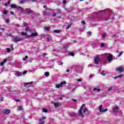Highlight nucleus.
<instances>
[{"mask_svg": "<svg viewBox=\"0 0 124 124\" xmlns=\"http://www.w3.org/2000/svg\"><path fill=\"white\" fill-rule=\"evenodd\" d=\"M54 32H55L56 33H59V32H61V31H60V30H54Z\"/></svg>", "mask_w": 124, "mask_h": 124, "instance_id": "a878e982", "label": "nucleus"}, {"mask_svg": "<svg viewBox=\"0 0 124 124\" xmlns=\"http://www.w3.org/2000/svg\"><path fill=\"white\" fill-rule=\"evenodd\" d=\"M10 13L11 15H14V12H13V11H11Z\"/></svg>", "mask_w": 124, "mask_h": 124, "instance_id": "052dcab7", "label": "nucleus"}, {"mask_svg": "<svg viewBox=\"0 0 124 124\" xmlns=\"http://www.w3.org/2000/svg\"><path fill=\"white\" fill-rule=\"evenodd\" d=\"M59 104H60L59 103H56L54 104V105H55V107H58L59 106Z\"/></svg>", "mask_w": 124, "mask_h": 124, "instance_id": "473e14b6", "label": "nucleus"}, {"mask_svg": "<svg viewBox=\"0 0 124 124\" xmlns=\"http://www.w3.org/2000/svg\"><path fill=\"white\" fill-rule=\"evenodd\" d=\"M72 101H74V102H77V100L73 99L72 100Z\"/></svg>", "mask_w": 124, "mask_h": 124, "instance_id": "bf43d9fd", "label": "nucleus"}, {"mask_svg": "<svg viewBox=\"0 0 124 124\" xmlns=\"http://www.w3.org/2000/svg\"><path fill=\"white\" fill-rule=\"evenodd\" d=\"M17 6H16V4H13L11 5V8H16L17 9Z\"/></svg>", "mask_w": 124, "mask_h": 124, "instance_id": "2eb2a0df", "label": "nucleus"}, {"mask_svg": "<svg viewBox=\"0 0 124 124\" xmlns=\"http://www.w3.org/2000/svg\"><path fill=\"white\" fill-rule=\"evenodd\" d=\"M69 56H72V57H74V52H70L69 53Z\"/></svg>", "mask_w": 124, "mask_h": 124, "instance_id": "bb28decb", "label": "nucleus"}, {"mask_svg": "<svg viewBox=\"0 0 124 124\" xmlns=\"http://www.w3.org/2000/svg\"><path fill=\"white\" fill-rule=\"evenodd\" d=\"M101 47H104V46H105V45L104 44H101Z\"/></svg>", "mask_w": 124, "mask_h": 124, "instance_id": "6e6d98bb", "label": "nucleus"}, {"mask_svg": "<svg viewBox=\"0 0 124 124\" xmlns=\"http://www.w3.org/2000/svg\"><path fill=\"white\" fill-rule=\"evenodd\" d=\"M47 41H50V37H48L47 38H46Z\"/></svg>", "mask_w": 124, "mask_h": 124, "instance_id": "680f3d73", "label": "nucleus"}, {"mask_svg": "<svg viewBox=\"0 0 124 124\" xmlns=\"http://www.w3.org/2000/svg\"><path fill=\"white\" fill-rule=\"evenodd\" d=\"M30 31V28H29V27H26V28H25V31Z\"/></svg>", "mask_w": 124, "mask_h": 124, "instance_id": "72a5a7b5", "label": "nucleus"}, {"mask_svg": "<svg viewBox=\"0 0 124 124\" xmlns=\"http://www.w3.org/2000/svg\"><path fill=\"white\" fill-rule=\"evenodd\" d=\"M7 62V59H4L3 61L4 63H5V62Z\"/></svg>", "mask_w": 124, "mask_h": 124, "instance_id": "a18cd8bd", "label": "nucleus"}, {"mask_svg": "<svg viewBox=\"0 0 124 124\" xmlns=\"http://www.w3.org/2000/svg\"><path fill=\"white\" fill-rule=\"evenodd\" d=\"M23 3H25V1H21L20 2V4H23Z\"/></svg>", "mask_w": 124, "mask_h": 124, "instance_id": "5fc2aeb1", "label": "nucleus"}, {"mask_svg": "<svg viewBox=\"0 0 124 124\" xmlns=\"http://www.w3.org/2000/svg\"><path fill=\"white\" fill-rule=\"evenodd\" d=\"M121 77H124V76L123 75L118 76L116 77L115 79H117L118 78H121Z\"/></svg>", "mask_w": 124, "mask_h": 124, "instance_id": "393cba45", "label": "nucleus"}, {"mask_svg": "<svg viewBox=\"0 0 124 124\" xmlns=\"http://www.w3.org/2000/svg\"><path fill=\"white\" fill-rule=\"evenodd\" d=\"M19 101H20L19 99H16V102H19Z\"/></svg>", "mask_w": 124, "mask_h": 124, "instance_id": "0e129e2a", "label": "nucleus"}, {"mask_svg": "<svg viewBox=\"0 0 124 124\" xmlns=\"http://www.w3.org/2000/svg\"><path fill=\"white\" fill-rule=\"evenodd\" d=\"M21 40H22V38L18 37H16L13 39V41L14 42H19V41H21Z\"/></svg>", "mask_w": 124, "mask_h": 124, "instance_id": "423d86ee", "label": "nucleus"}, {"mask_svg": "<svg viewBox=\"0 0 124 124\" xmlns=\"http://www.w3.org/2000/svg\"><path fill=\"white\" fill-rule=\"evenodd\" d=\"M44 120H46V117H41L39 120V124H45V121Z\"/></svg>", "mask_w": 124, "mask_h": 124, "instance_id": "f03ea898", "label": "nucleus"}, {"mask_svg": "<svg viewBox=\"0 0 124 124\" xmlns=\"http://www.w3.org/2000/svg\"><path fill=\"white\" fill-rule=\"evenodd\" d=\"M31 1H32V2H35V1H36L37 0H31Z\"/></svg>", "mask_w": 124, "mask_h": 124, "instance_id": "e2e57ef3", "label": "nucleus"}, {"mask_svg": "<svg viewBox=\"0 0 124 124\" xmlns=\"http://www.w3.org/2000/svg\"><path fill=\"white\" fill-rule=\"evenodd\" d=\"M16 76H22V73L21 72H17L16 73Z\"/></svg>", "mask_w": 124, "mask_h": 124, "instance_id": "f3484780", "label": "nucleus"}, {"mask_svg": "<svg viewBox=\"0 0 124 124\" xmlns=\"http://www.w3.org/2000/svg\"><path fill=\"white\" fill-rule=\"evenodd\" d=\"M112 88H109L108 89V91H112Z\"/></svg>", "mask_w": 124, "mask_h": 124, "instance_id": "774afa93", "label": "nucleus"}, {"mask_svg": "<svg viewBox=\"0 0 124 124\" xmlns=\"http://www.w3.org/2000/svg\"><path fill=\"white\" fill-rule=\"evenodd\" d=\"M87 34H88V36H90V35H91V34H92V32H91V31L87 32Z\"/></svg>", "mask_w": 124, "mask_h": 124, "instance_id": "c9c22d12", "label": "nucleus"}, {"mask_svg": "<svg viewBox=\"0 0 124 124\" xmlns=\"http://www.w3.org/2000/svg\"><path fill=\"white\" fill-rule=\"evenodd\" d=\"M56 12H57V13H58V14H61L62 12V10L60 9H57Z\"/></svg>", "mask_w": 124, "mask_h": 124, "instance_id": "aec40b11", "label": "nucleus"}, {"mask_svg": "<svg viewBox=\"0 0 124 124\" xmlns=\"http://www.w3.org/2000/svg\"><path fill=\"white\" fill-rule=\"evenodd\" d=\"M81 24L82 25H86V22L85 21H81Z\"/></svg>", "mask_w": 124, "mask_h": 124, "instance_id": "c03bdc74", "label": "nucleus"}, {"mask_svg": "<svg viewBox=\"0 0 124 124\" xmlns=\"http://www.w3.org/2000/svg\"><path fill=\"white\" fill-rule=\"evenodd\" d=\"M57 13H54L53 15H52L53 17H55L56 16Z\"/></svg>", "mask_w": 124, "mask_h": 124, "instance_id": "864d4df0", "label": "nucleus"}, {"mask_svg": "<svg viewBox=\"0 0 124 124\" xmlns=\"http://www.w3.org/2000/svg\"><path fill=\"white\" fill-rule=\"evenodd\" d=\"M56 87L57 89H60L61 87H62V85L61 84H56Z\"/></svg>", "mask_w": 124, "mask_h": 124, "instance_id": "b1692460", "label": "nucleus"}, {"mask_svg": "<svg viewBox=\"0 0 124 124\" xmlns=\"http://www.w3.org/2000/svg\"><path fill=\"white\" fill-rule=\"evenodd\" d=\"M3 14L4 15H6L7 14V11H6V10H4L3 12Z\"/></svg>", "mask_w": 124, "mask_h": 124, "instance_id": "c756f323", "label": "nucleus"}, {"mask_svg": "<svg viewBox=\"0 0 124 124\" xmlns=\"http://www.w3.org/2000/svg\"><path fill=\"white\" fill-rule=\"evenodd\" d=\"M8 4H10V1H9L7 3H6L5 4V6H7V5H8Z\"/></svg>", "mask_w": 124, "mask_h": 124, "instance_id": "4c0bfd02", "label": "nucleus"}, {"mask_svg": "<svg viewBox=\"0 0 124 124\" xmlns=\"http://www.w3.org/2000/svg\"><path fill=\"white\" fill-rule=\"evenodd\" d=\"M77 81H78V82H82V79H78L77 80Z\"/></svg>", "mask_w": 124, "mask_h": 124, "instance_id": "09e8293b", "label": "nucleus"}, {"mask_svg": "<svg viewBox=\"0 0 124 124\" xmlns=\"http://www.w3.org/2000/svg\"><path fill=\"white\" fill-rule=\"evenodd\" d=\"M113 111L114 112H117L118 110H119V108L118 107H116L115 108H113Z\"/></svg>", "mask_w": 124, "mask_h": 124, "instance_id": "6ab92c4d", "label": "nucleus"}, {"mask_svg": "<svg viewBox=\"0 0 124 124\" xmlns=\"http://www.w3.org/2000/svg\"><path fill=\"white\" fill-rule=\"evenodd\" d=\"M44 30L45 31H49V30H50V27H44Z\"/></svg>", "mask_w": 124, "mask_h": 124, "instance_id": "dca6fc26", "label": "nucleus"}, {"mask_svg": "<svg viewBox=\"0 0 124 124\" xmlns=\"http://www.w3.org/2000/svg\"><path fill=\"white\" fill-rule=\"evenodd\" d=\"M108 60L109 62H112L113 61V55L108 54Z\"/></svg>", "mask_w": 124, "mask_h": 124, "instance_id": "6e6552de", "label": "nucleus"}, {"mask_svg": "<svg viewBox=\"0 0 124 124\" xmlns=\"http://www.w3.org/2000/svg\"><path fill=\"white\" fill-rule=\"evenodd\" d=\"M33 84V82L32 81H31L30 82H26L24 83V87H27L28 85H31Z\"/></svg>", "mask_w": 124, "mask_h": 124, "instance_id": "9b49d317", "label": "nucleus"}, {"mask_svg": "<svg viewBox=\"0 0 124 124\" xmlns=\"http://www.w3.org/2000/svg\"><path fill=\"white\" fill-rule=\"evenodd\" d=\"M72 116H76V113H72Z\"/></svg>", "mask_w": 124, "mask_h": 124, "instance_id": "338daca9", "label": "nucleus"}, {"mask_svg": "<svg viewBox=\"0 0 124 124\" xmlns=\"http://www.w3.org/2000/svg\"><path fill=\"white\" fill-rule=\"evenodd\" d=\"M117 70L120 72V73H122L123 72V67L120 66L118 68H117Z\"/></svg>", "mask_w": 124, "mask_h": 124, "instance_id": "f8f14e48", "label": "nucleus"}, {"mask_svg": "<svg viewBox=\"0 0 124 124\" xmlns=\"http://www.w3.org/2000/svg\"><path fill=\"white\" fill-rule=\"evenodd\" d=\"M65 11H66V12L68 13L72 12V10L69 9V8H65Z\"/></svg>", "mask_w": 124, "mask_h": 124, "instance_id": "ddd939ff", "label": "nucleus"}, {"mask_svg": "<svg viewBox=\"0 0 124 124\" xmlns=\"http://www.w3.org/2000/svg\"><path fill=\"white\" fill-rule=\"evenodd\" d=\"M99 61H100L99 57L97 56L94 59L95 64H98V62H99Z\"/></svg>", "mask_w": 124, "mask_h": 124, "instance_id": "0eeeda50", "label": "nucleus"}, {"mask_svg": "<svg viewBox=\"0 0 124 124\" xmlns=\"http://www.w3.org/2000/svg\"><path fill=\"white\" fill-rule=\"evenodd\" d=\"M15 26V27H17V28H20V25H19V24H16Z\"/></svg>", "mask_w": 124, "mask_h": 124, "instance_id": "37998d69", "label": "nucleus"}, {"mask_svg": "<svg viewBox=\"0 0 124 124\" xmlns=\"http://www.w3.org/2000/svg\"><path fill=\"white\" fill-rule=\"evenodd\" d=\"M26 73H28V71H25L23 72V74H26Z\"/></svg>", "mask_w": 124, "mask_h": 124, "instance_id": "603ef678", "label": "nucleus"}, {"mask_svg": "<svg viewBox=\"0 0 124 124\" xmlns=\"http://www.w3.org/2000/svg\"><path fill=\"white\" fill-rule=\"evenodd\" d=\"M49 75H50V73H49V72H46L45 73V76H46V77H48Z\"/></svg>", "mask_w": 124, "mask_h": 124, "instance_id": "412c9836", "label": "nucleus"}, {"mask_svg": "<svg viewBox=\"0 0 124 124\" xmlns=\"http://www.w3.org/2000/svg\"><path fill=\"white\" fill-rule=\"evenodd\" d=\"M37 35H38V34L37 33V32H33V33H31V37H33V36H37Z\"/></svg>", "mask_w": 124, "mask_h": 124, "instance_id": "4468645a", "label": "nucleus"}, {"mask_svg": "<svg viewBox=\"0 0 124 124\" xmlns=\"http://www.w3.org/2000/svg\"><path fill=\"white\" fill-rule=\"evenodd\" d=\"M21 34L22 35H27V32H22Z\"/></svg>", "mask_w": 124, "mask_h": 124, "instance_id": "58836bf2", "label": "nucleus"}, {"mask_svg": "<svg viewBox=\"0 0 124 124\" xmlns=\"http://www.w3.org/2000/svg\"><path fill=\"white\" fill-rule=\"evenodd\" d=\"M3 97H0V100H1V101H3Z\"/></svg>", "mask_w": 124, "mask_h": 124, "instance_id": "13d9d810", "label": "nucleus"}, {"mask_svg": "<svg viewBox=\"0 0 124 124\" xmlns=\"http://www.w3.org/2000/svg\"><path fill=\"white\" fill-rule=\"evenodd\" d=\"M93 91H98V92H100V89L95 88L93 89Z\"/></svg>", "mask_w": 124, "mask_h": 124, "instance_id": "cd10ccee", "label": "nucleus"}, {"mask_svg": "<svg viewBox=\"0 0 124 124\" xmlns=\"http://www.w3.org/2000/svg\"><path fill=\"white\" fill-rule=\"evenodd\" d=\"M31 37V35H26V38Z\"/></svg>", "mask_w": 124, "mask_h": 124, "instance_id": "a19ab883", "label": "nucleus"}, {"mask_svg": "<svg viewBox=\"0 0 124 124\" xmlns=\"http://www.w3.org/2000/svg\"><path fill=\"white\" fill-rule=\"evenodd\" d=\"M71 27V24H68V26L66 28V29L67 30H68V29H69V28H70Z\"/></svg>", "mask_w": 124, "mask_h": 124, "instance_id": "7c9ffc66", "label": "nucleus"}, {"mask_svg": "<svg viewBox=\"0 0 124 124\" xmlns=\"http://www.w3.org/2000/svg\"><path fill=\"white\" fill-rule=\"evenodd\" d=\"M43 112H44V113H47V112H48V110H47V109L46 108H43Z\"/></svg>", "mask_w": 124, "mask_h": 124, "instance_id": "5701e85b", "label": "nucleus"}, {"mask_svg": "<svg viewBox=\"0 0 124 124\" xmlns=\"http://www.w3.org/2000/svg\"><path fill=\"white\" fill-rule=\"evenodd\" d=\"M62 64H63V62H60V63L59 64V65H62Z\"/></svg>", "mask_w": 124, "mask_h": 124, "instance_id": "69168bd1", "label": "nucleus"}, {"mask_svg": "<svg viewBox=\"0 0 124 124\" xmlns=\"http://www.w3.org/2000/svg\"><path fill=\"white\" fill-rule=\"evenodd\" d=\"M102 105H101L99 108V111L101 112V113H104V112H106L108 111V108H106L105 109H102Z\"/></svg>", "mask_w": 124, "mask_h": 124, "instance_id": "20e7f679", "label": "nucleus"}, {"mask_svg": "<svg viewBox=\"0 0 124 124\" xmlns=\"http://www.w3.org/2000/svg\"><path fill=\"white\" fill-rule=\"evenodd\" d=\"M107 35L106 34H103L102 35L103 38H105L106 37Z\"/></svg>", "mask_w": 124, "mask_h": 124, "instance_id": "ea45409f", "label": "nucleus"}, {"mask_svg": "<svg viewBox=\"0 0 124 124\" xmlns=\"http://www.w3.org/2000/svg\"><path fill=\"white\" fill-rule=\"evenodd\" d=\"M6 49L7 53H10V51H11V49H10V48H7Z\"/></svg>", "mask_w": 124, "mask_h": 124, "instance_id": "c85d7f7f", "label": "nucleus"}, {"mask_svg": "<svg viewBox=\"0 0 124 124\" xmlns=\"http://www.w3.org/2000/svg\"><path fill=\"white\" fill-rule=\"evenodd\" d=\"M123 53H124V51L120 52V53L118 55V57H121V55H123Z\"/></svg>", "mask_w": 124, "mask_h": 124, "instance_id": "f704fd0d", "label": "nucleus"}, {"mask_svg": "<svg viewBox=\"0 0 124 124\" xmlns=\"http://www.w3.org/2000/svg\"><path fill=\"white\" fill-rule=\"evenodd\" d=\"M22 25H23V26H24V27H27V26H28V23L27 22H24Z\"/></svg>", "mask_w": 124, "mask_h": 124, "instance_id": "2f4dec72", "label": "nucleus"}, {"mask_svg": "<svg viewBox=\"0 0 124 124\" xmlns=\"http://www.w3.org/2000/svg\"><path fill=\"white\" fill-rule=\"evenodd\" d=\"M82 110L83 109L82 108H80V109L78 110V116H80V117H81V118H82V119H84V118H85V116H84V115H83V114L82 113Z\"/></svg>", "mask_w": 124, "mask_h": 124, "instance_id": "39448f33", "label": "nucleus"}, {"mask_svg": "<svg viewBox=\"0 0 124 124\" xmlns=\"http://www.w3.org/2000/svg\"><path fill=\"white\" fill-rule=\"evenodd\" d=\"M43 15H45V16H48V15H49L48 14V13H47V11H44V12H43Z\"/></svg>", "mask_w": 124, "mask_h": 124, "instance_id": "4be33fe9", "label": "nucleus"}, {"mask_svg": "<svg viewBox=\"0 0 124 124\" xmlns=\"http://www.w3.org/2000/svg\"><path fill=\"white\" fill-rule=\"evenodd\" d=\"M16 9H17L18 10H20L21 13H23V12H24V9L23 8V7L20 6H17Z\"/></svg>", "mask_w": 124, "mask_h": 124, "instance_id": "1a4fd4ad", "label": "nucleus"}, {"mask_svg": "<svg viewBox=\"0 0 124 124\" xmlns=\"http://www.w3.org/2000/svg\"><path fill=\"white\" fill-rule=\"evenodd\" d=\"M2 113L5 114V115H8L11 113V110L10 109H4L2 110Z\"/></svg>", "mask_w": 124, "mask_h": 124, "instance_id": "7ed1b4c3", "label": "nucleus"}, {"mask_svg": "<svg viewBox=\"0 0 124 124\" xmlns=\"http://www.w3.org/2000/svg\"><path fill=\"white\" fill-rule=\"evenodd\" d=\"M87 111H88V108H84V109L83 110V113H86V112H87Z\"/></svg>", "mask_w": 124, "mask_h": 124, "instance_id": "79ce46f5", "label": "nucleus"}, {"mask_svg": "<svg viewBox=\"0 0 124 124\" xmlns=\"http://www.w3.org/2000/svg\"><path fill=\"white\" fill-rule=\"evenodd\" d=\"M65 84H66V82H65V81H62L60 83L61 87H62V86H63V85H65Z\"/></svg>", "mask_w": 124, "mask_h": 124, "instance_id": "a211bd4d", "label": "nucleus"}, {"mask_svg": "<svg viewBox=\"0 0 124 124\" xmlns=\"http://www.w3.org/2000/svg\"><path fill=\"white\" fill-rule=\"evenodd\" d=\"M10 21H9V19H6L5 20V23H9Z\"/></svg>", "mask_w": 124, "mask_h": 124, "instance_id": "3c124183", "label": "nucleus"}, {"mask_svg": "<svg viewBox=\"0 0 124 124\" xmlns=\"http://www.w3.org/2000/svg\"><path fill=\"white\" fill-rule=\"evenodd\" d=\"M3 64H4V63L3 62H0L1 66H2V65H3Z\"/></svg>", "mask_w": 124, "mask_h": 124, "instance_id": "8fccbe9b", "label": "nucleus"}, {"mask_svg": "<svg viewBox=\"0 0 124 124\" xmlns=\"http://www.w3.org/2000/svg\"><path fill=\"white\" fill-rule=\"evenodd\" d=\"M101 74L102 75H103V76H105V74H104V71H103Z\"/></svg>", "mask_w": 124, "mask_h": 124, "instance_id": "49530a36", "label": "nucleus"}, {"mask_svg": "<svg viewBox=\"0 0 124 124\" xmlns=\"http://www.w3.org/2000/svg\"><path fill=\"white\" fill-rule=\"evenodd\" d=\"M66 3V1L65 0H63V4H65Z\"/></svg>", "mask_w": 124, "mask_h": 124, "instance_id": "4d7b16f0", "label": "nucleus"}, {"mask_svg": "<svg viewBox=\"0 0 124 124\" xmlns=\"http://www.w3.org/2000/svg\"><path fill=\"white\" fill-rule=\"evenodd\" d=\"M26 12L28 13V14H31V13H32V12H33V11L32 10H31L30 8H29V9L26 8Z\"/></svg>", "mask_w": 124, "mask_h": 124, "instance_id": "9d476101", "label": "nucleus"}, {"mask_svg": "<svg viewBox=\"0 0 124 124\" xmlns=\"http://www.w3.org/2000/svg\"><path fill=\"white\" fill-rule=\"evenodd\" d=\"M85 106H86V105L85 104H83L80 108H82V109H83V107H85Z\"/></svg>", "mask_w": 124, "mask_h": 124, "instance_id": "de8ad7c7", "label": "nucleus"}, {"mask_svg": "<svg viewBox=\"0 0 124 124\" xmlns=\"http://www.w3.org/2000/svg\"><path fill=\"white\" fill-rule=\"evenodd\" d=\"M99 13H102L103 14H104V15H108L107 17L103 19V21H105L106 22L108 21V20L110 19V16L112 14L111 11L109 10H105L99 11L96 14L97 16L99 14Z\"/></svg>", "mask_w": 124, "mask_h": 124, "instance_id": "f257e3e1", "label": "nucleus"}, {"mask_svg": "<svg viewBox=\"0 0 124 124\" xmlns=\"http://www.w3.org/2000/svg\"><path fill=\"white\" fill-rule=\"evenodd\" d=\"M18 110L19 111H21V110H22V107H21V106H18Z\"/></svg>", "mask_w": 124, "mask_h": 124, "instance_id": "e433bc0d", "label": "nucleus"}]
</instances>
